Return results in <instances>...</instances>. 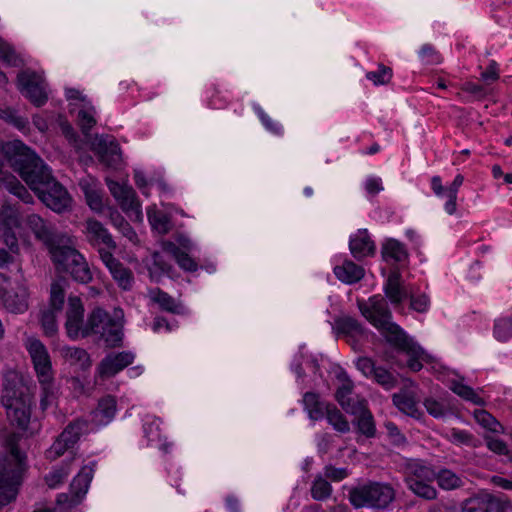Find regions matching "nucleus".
<instances>
[{
	"instance_id": "obj_1",
	"label": "nucleus",
	"mask_w": 512,
	"mask_h": 512,
	"mask_svg": "<svg viewBox=\"0 0 512 512\" xmlns=\"http://www.w3.org/2000/svg\"><path fill=\"white\" fill-rule=\"evenodd\" d=\"M1 151L10 167L51 210L62 213L70 208L71 197L52 175L48 165L20 140L1 144Z\"/></svg>"
},
{
	"instance_id": "obj_2",
	"label": "nucleus",
	"mask_w": 512,
	"mask_h": 512,
	"mask_svg": "<svg viewBox=\"0 0 512 512\" xmlns=\"http://www.w3.org/2000/svg\"><path fill=\"white\" fill-rule=\"evenodd\" d=\"M359 309L390 345L409 355L407 365L412 371L417 372L422 369L420 360L424 355L423 349L408 338L405 332L392 321V313L383 297L375 295L367 303L360 302Z\"/></svg>"
},
{
	"instance_id": "obj_3",
	"label": "nucleus",
	"mask_w": 512,
	"mask_h": 512,
	"mask_svg": "<svg viewBox=\"0 0 512 512\" xmlns=\"http://www.w3.org/2000/svg\"><path fill=\"white\" fill-rule=\"evenodd\" d=\"M9 453L0 463V506L15 499L22 474L25 470V456L15 444V436L7 440Z\"/></svg>"
},
{
	"instance_id": "obj_4",
	"label": "nucleus",
	"mask_w": 512,
	"mask_h": 512,
	"mask_svg": "<svg viewBox=\"0 0 512 512\" xmlns=\"http://www.w3.org/2000/svg\"><path fill=\"white\" fill-rule=\"evenodd\" d=\"M1 401L11 423L26 430L30 422L33 403V395L29 388L21 382H7L2 391Z\"/></svg>"
},
{
	"instance_id": "obj_5",
	"label": "nucleus",
	"mask_w": 512,
	"mask_h": 512,
	"mask_svg": "<svg viewBox=\"0 0 512 512\" xmlns=\"http://www.w3.org/2000/svg\"><path fill=\"white\" fill-rule=\"evenodd\" d=\"M404 482L408 489L425 500H434L438 492L432 485L435 480L434 469L417 459H407L401 466Z\"/></svg>"
},
{
	"instance_id": "obj_6",
	"label": "nucleus",
	"mask_w": 512,
	"mask_h": 512,
	"mask_svg": "<svg viewBox=\"0 0 512 512\" xmlns=\"http://www.w3.org/2000/svg\"><path fill=\"white\" fill-rule=\"evenodd\" d=\"M395 496L394 488L382 482H369L349 491V501L355 508L385 509L394 501Z\"/></svg>"
},
{
	"instance_id": "obj_7",
	"label": "nucleus",
	"mask_w": 512,
	"mask_h": 512,
	"mask_svg": "<svg viewBox=\"0 0 512 512\" xmlns=\"http://www.w3.org/2000/svg\"><path fill=\"white\" fill-rule=\"evenodd\" d=\"M85 331L86 337L95 336L110 348L121 346L123 341L122 323L101 308H96L90 313L88 328Z\"/></svg>"
},
{
	"instance_id": "obj_8",
	"label": "nucleus",
	"mask_w": 512,
	"mask_h": 512,
	"mask_svg": "<svg viewBox=\"0 0 512 512\" xmlns=\"http://www.w3.org/2000/svg\"><path fill=\"white\" fill-rule=\"evenodd\" d=\"M50 257L57 270L69 273L75 281L88 283L92 280V272L84 256L69 242L55 250Z\"/></svg>"
},
{
	"instance_id": "obj_9",
	"label": "nucleus",
	"mask_w": 512,
	"mask_h": 512,
	"mask_svg": "<svg viewBox=\"0 0 512 512\" xmlns=\"http://www.w3.org/2000/svg\"><path fill=\"white\" fill-rule=\"evenodd\" d=\"M511 508L512 504L504 494L480 490L461 502L460 512H508Z\"/></svg>"
},
{
	"instance_id": "obj_10",
	"label": "nucleus",
	"mask_w": 512,
	"mask_h": 512,
	"mask_svg": "<svg viewBox=\"0 0 512 512\" xmlns=\"http://www.w3.org/2000/svg\"><path fill=\"white\" fill-rule=\"evenodd\" d=\"M25 223L33 232L36 239L41 241L48 249L50 256L64 243L70 242V238L55 228L50 222L45 221L37 214H30L26 217Z\"/></svg>"
},
{
	"instance_id": "obj_11",
	"label": "nucleus",
	"mask_w": 512,
	"mask_h": 512,
	"mask_svg": "<svg viewBox=\"0 0 512 512\" xmlns=\"http://www.w3.org/2000/svg\"><path fill=\"white\" fill-rule=\"evenodd\" d=\"M2 229L1 237L4 244L11 252L16 253L19 250L18 239L26 240L25 235L21 232V217L18 207L9 203L3 204L1 208Z\"/></svg>"
},
{
	"instance_id": "obj_12",
	"label": "nucleus",
	"mask_w": 512,
	"mask_h": 512,
	"mask_svg": "<svg viewBox=\"0 0 512 512\" xmlns=\"http://www.w3.org/2000/svg\"><path fill=\"white\" fill-rule=\"evenodd\" d=\"M25 347L31 357L39 384L54 382L51 358L45 345L40 340L30 337L26 340Z\"/></svg>"
},
{
	"instance_id": "obj_13",
	"label": "nucleus",
	"mask_w": 512,
	"mask_h": 512,
	"mask_svg": "<svg viewBox=\"0 0 512 512\" xmlns=\"http://www.w3.org/2000/svg\"><path fill=\"white\" fill-rule=\"evenodd\" d=\"M65 300L64 281H55L51 284L49 307L41 313V325L45 335L53 336L58 331L56 314L61 311Z\"/></svg>"
},
{
	"instance_id": "obj_14",
	"label": "nucleus",
	"mask_w": 512,
	"mask_h": 512,
	"mask_svg": "<svg viewBox=\"0 0 512 512\" xmlns=\"http://www.w3.org/2000/svg\"><path fill=\"white\" fill-rule=\"evenodd\" d=\"M17 85L20 92L35 106L40 107L46 103V85L41 74L32 70H24L18 74Z\"/></svg>"
},
{
	"instance_id": "obj_15",
	"label": "nucleus",
	"mask_w": 512,
	"mask_h": 512,
	"mask_svg": "<svg viewBox=\"0 0 512 512\" xmlns=\"http://www.w3.org/2000/svg\"><path fill=\"white\" fill-rule=\"evenodd\" d=\"M91 148L98 156L99 161L107 167L117 168L122 161V153L119 143L112 135H96L91 143Z\"/></svg>"
},
{
	"instance_id": "obj_16",
	"label": "nucleus",
	"mask_w": 512,
	"mask_h": 512,
	"mask_svg": "<svg viewBox=\"0 0 512 512\" xmlns=\"http://www.w3.org/2000/svg\"><path fill=\"white\" fill-rule=\"evenodd\" d=\"M65 328L69 338L86 337L85 330L88 328V321H84V307L78 296H70L66 309Z\"/></svg>"
},
{
	"instance_id": "obj_17",
	"label": "nucleus",
	"mask_w": 512,
	"mask_h": 512,
	"mask_svg": "<svg viewBox=\"0 0 512 512\" xmlns=\"http://www.w3.org/2000/svg\"><path fill=\"white\" fill-rule=\"evenodd\" d=\"M107 186L123 211L130 217L134 216L136 219L142 218L141 204L137 200L136 193L131 186L113 180H107Z\"/></svg>"
},
{
	"instance_id": "obj_18",
	"label": "nucleus",
	"mask_w": 512,
	"mask_h": 512,
	"mask_svg": "<svg viewBox=\"0 0 512 512\" xmlns=\"http://www.w3.org/2000/svg\"><path fill=\"white\" fill-rule=\"evenodd\" d=\"M464 182V177L461 174L455 176L453 182L445 187L442 183L440 176H433L431 178V189L437 197H446L447 201L444 204V210L449 215H454L457 211V196L460 187Z\"/></svg>"
},
{
	"instance_id": "obj_19",
	"label": "nucleus",
	"mask_w": 512,
	"mask_h": 512,
	"mask_svg": "<svg viewBox=\"0 0 512 512\" xmlns=\"http://www.w3.org/2000/svg\"><path fill=\"white\" fill-rule=\"evenodd\" d=\"M99 256L118 286L123 290L132 289L134 284V276L132 271L125 267L118 259H116L110 251L100 249Z\"/></svg>"
},
{
	"instance_id": "obj_20",
	"label": "nucleus",
	"mask_w": 512,
	"mask_h": 512,
	"mask_svg": "<svg viewBox=\"0 0 512 512\" xmlns=\"http://www.w3.org/2000/svg\"><path fill=\"white\" fill-rule=\"evenodd\" d=\"M84 234L86 240L97 250L105 249L112 252L116 243L104 225L96 219L89 218L85 222Z\"/></svg>"
},
{
	"instance_id": "obj_21",
	"label": "nucleus",
	"mask_w": 512,
	"mask_h": 512,
	"mask_svg": "<svg viewBox=\"0 0 512 512\" xmlns=\"http://www.w3.org/2000/svg\"><path fill=\"white\" fill-rule=\"evenodd\" d=\"M135 354L131 351L109 353L98 365V372L102 378H110L134 362Z\"/></svg>"
},
{
	"instance_id": "obj_22",
	"label": "nucleus",
	"mask_w": 512,
	"mask_h": 512,
	"mask_svg": "<svg viewBox=\"0 0 512 512\" xmlns=\"http://www.w3.org/2000/svg\"><path fill=\"white\" fill-rule=\"evenodd\" d=\"M181 247L177 246L173 242H165L163 244V250L166 254L174 258L177 264L183 270L194 272L197 270L198 265L193 258L188 254L193 249V244L190 240L185 239L181 241Z\"/></svg>"
},
{
	"instance_id": "obj_23",
	"label": "nucleus",
	"mask_w": 512,
	"mask_h": 512,
	"mask_svg": "<svg viewBox=\"0 0 512 512\" xmlns=\"http://www.w3.org/2000/svg\"><path fill=\"white\" fill-rule=\"evenodd\" d=\"M94 468L95 463L85 465L73 478L70 484V492L73 494L71 501L73 504H79L83 496L87 493L90 482L93 478Z\"/></svg>"
},
{
	"instance_id": "obj_24",
	"label": "nucleus",
	"mask_w": 512,
	"mask_h": 512,
	"mask_svg": "<svg viewBox=\"0 0 512 512\" xmlns=\"http://www.w3.org/2000/svg\"><path fill=\"white\" fill-rule=\"evenodd\" d=\"M349 247L351 254L356 259L373 255L375 252V244L366 229L358 230L357 233L351 236Z\"/></svg>"
},
{
	"instance_id": "obj_25",
	"label": "nucleus",
	"mask_w": 512,
	"mask_h": 512,
	"mask_svg": "<svg viewBox=\"0 0 512 512\" xmlns=\"http://www.w3.org/2000/svg\"><path fill=\"white\" fill-rule=\"evenodd\" d=\"M28 290L24 285H19L16 290L4 295L5 308L12 313H23L28 309Z\"/></svg>"
},
{
	"instance_id": "obj_26",
	"label": "nucleus",
	"mask_w": 512,
	"mask_h": 512,
	"mask_svg": "<svg viewBox=\"0 0 512 512\" xmlns=\"http://www.w3.org/2000/svg\"><path fill=\"white\" fill-rule=\"evenodd\" d=\"M148 297L151 302L157 304L158 307L172 314H181L183 313L182 304L170 296L168 293L162 291L159 288H153L148 291Z\"/></svg>"
},
{
	"instance_id": "obj_27",
	"label": "nucleus",
	"mask_w": 512,
	"mask_h": 512,
	"mask_svg": "<svg viewBox=\"0 0 512 512\" xmlns=\"http://www.w3.org/2000/svg\"><path fill=\"white\" fill-rule=\"evenodd\" d=\"M334 274L341 282L354 284L364 277L365 271L362 266L346 260L342 265L334 268Z\"/></svg>"
},
{
	"instance_id": "obj_28",
	"label": "nucleus",
	"mask_w": 512,
	"mask_h": 512,
	"mask_svg": "<svg viewBox=\"0 0 512 512\" xmlns=\"http://www.w3.org/2000/svg\"><path fill=\"white\" fill-rule=\"evenodd\" d=\"M384 291L387 298L394 305H399L406 298L407 293L401 285V277L398 272L389 274Z\"/></svg>"
},
{
	"instance_id": "obj_29",
	"label": "nucleus",
	"mask_w": 512,
	"mask_h": 512,
	"mask_svg": "<svg viewBox=\"0 0 512 512\" xmlns=\"http://www.w3.org/2000/svg\"><path fill=\"white\" fill-rule=\"evenodd\" d=\"M393 403L399 410L409 416L417 417L419 415L418 400L416 399L413 391L403 390L397 394H394Z\"/></svg>"
},
{
	"instance_id": "obj_30",
	"label": "nucleus",
	"mask_w": 512,
	"mask_h": 512,
	"mask_svg": "<svg viewBox=\"0 0 512 512\" xmlns=\"http://www.w3.org/2000/svg\"><path fill=\"white\" fill-rule=\"evenodd\" d=\"M116 410V399L110 395L106 396L99 401L94 411V420L100 425H106L115 417Z\"/></svg>"
},
{
	"instance_id": "obj_31",
	"label": "nucleus",
	"mask_w": 512,
	"mask_h": 512,
	"mask_svg": "<svg viewBox=\"0 0 512 512\" xmlns=\"http://www.w3.org/2000/svg\"><path fill=\"white\" fill-rule=\"evenodd\" d=\"M303 405L309 415V418L316 421L324 417L326 407L330 404L320 401L318 394L307 392L303 396Z\"/></svg>"
},
{
	"instance_id": "obj_32",
	"label": "nucleus",
	"mask_w": 512,
	"mask_h": 512,
	"mask_svg": "<svg viewBox=\"0 0 512 512\" xmlns=\"http://www.w3.org/2000/svg\"><path fill=\"white\" fill-rule=\"evenodd\" d=\"M435 480L438 486L446 491L460 489L464 486V479L447 468H442L438 472H435Z\"/></svg>"
},
{
	"instance_id": "obj_33",
	"label": "nucleus",
	"mask_w": 512,
	"mask_h": 512,
	"mask_svg": "<svg viewBox=\"0 0 512 512\" xmlns=\"http://www.w3.org/2000/svg\"><path fill=\"white\" fill-rule=\"evenodd\" d=\"M87 429V422L85 420L78 419L67 425L59 437H61V441H64L73 447L80 437L87 432Z\"/></svg>"
},
{
	"instance_id": "obj_34",
	"label": "nucleus",
	"mask_w": 512,
	"mask_h": 512,
	"mask_svg": "<svg viewBox=\"0 0 512 512\" xmlns=\"http://www.w3.org/2000/svg\"><path fill=\"white\" fill-rule=\"evenodd\" d=\"M407 251L402 243L395 239L387 240L382 246V256L387 262H401L407 258Z\"/></svg>"
},
{
	"instance_id": "obj_35",
	"label": "nucleus",
	"mask_w": 512,
	"mask_h": 512,
	"mask_svg": "<svg viewBox=\"0 0 512 512\" xmlns=\"http://www.w3.org/2000/svg\"><path fill=\"white\" fill-rule=\"evenodd\" d=\"M0 118L23 134H27L30 130L28 119L12 108H0Z\"/></svg>"
},
{
	"instance_id": "obj_36",
	"label": "nucleus",
	"mask_w": 512,
	"mask_h": 512,
	"mask_svg": "<svg viewBox=\"0 0 512 512\" xmlns=\"http://www.w3.org/2000/svg\"><path fill=\"white\" fill-rule=\"evenodd\" d=\"M324 416L336 431L340 433H347L350 431L349 422L336 406L330 404L326 407Z\"/></svg>"
},
{
	"instance_id": "obj_37",
	"label": "nucleus",
	"mask_w": 512,
	"mask_h": 512,
	"mask_svg": "<svg viewBox=\"0 0 512 512\" xmlns=\"http://www.w3.org/2000/svg\"><path fill=\"white\" fill-rule=\"evenodd\" d=\"M474 418L486 430L496 434L504 433V427L488 411L477 409L474 411Z\"/></svg>"
},
{
	"instance_id": "obj_38",
	"label": "nucleus",
	"mask_w": 512,
	"mask_h": 512,
	"mask_svg": "<svg viewBox=\"0 0 512 512\" xmlns=\"http://www.w3.org/2000/svg\"><path fill=\"white\" fill-rule=\"evenodd\" d=\"M0 60L7 66L20 67L23 60L13 45L0 38Z\"/></svg>"
},
{
	"instance_id": "obj_39",
	"label": "nucleus",
	"mask_w": 512,
	"mask_h": 512,
	"mask_svg": "<svg viewBox=\"0 0 512 512\" xmlns=\"http://www.w3.org/2000/svg\"><path fill=\"white\" fill-rule=\"evenodd\" d=\"M332 486L323 475H317L311 485V496L316 501H324L332 494Z\"/></svg>"
},
{
	"instance_id": "obj_40",
	"label": "nucleus",
	"mask_w": 512,
	"mask_h": 512,
	"mask_svg": "<svg viewBox=\"0 0 512 512\" xmlns=\"http://www.w3.org/2000/svg\"><path fill=\"white\" fill-rule=\"evenodd\" d=\"M337 379L340 384L336 390L335 398L339 404H343L355 396L353 394L354 383L345 372L339 373Z\"/></svg>"
},
{
	"instance_id": "obj_41",
	"label": "nucleus",
	"mask_w": 512,
	"mask_h": 512,
	"mask_svg": "<svg viewBox=\"0 0 512 512\" xmlns=\"http://www.w3.org/2000/svg\"><path fill=\"white\" fill-rule=\"evenodd\" d=\"M72 460L73 457L69 461H64L62 465L55 467L46 475L45 481L50 488H56L65 481L70 473V463Z\"/></svg>"
},
{
	"instance_id": "obj_42",
	"label": "nucleus",
	"mask_w": 512,
	"mask_h": 512,
	"mask_svg": "<svg viewBox=\"0 0 512 512\" xmlns=\"http://www.w3.org/2000/svg\"><path fill=\"white\" fill-rule=\"evenodd\" d=\"M354 423L357 425V429L361 434L365 435L368 438L375 436L376 426L373 415L371 414L369 409L364 413L356 416Z\"/></svg>"
},
{
	"instance_id": "obj_43",
	"label": "nucleus",
	"mask_w": 512,
	"mask_h": 512,
	"mask_svg": "<svg viewBox=\"0 0 512 512\" xmlns=\"http://www.w3.org/2000/svg\"><path fill=\"white\" fill-rule=\"evenodd\" d=\"M61 355L71 364L85 366L89 363V355L86 350L79 347L66 346L61 349Z\"/></svg>"
},
{
	"instance_id": "obj_44",
	"label": "nucleus",
	"mask_w": 512,
	"mask_h": 512,
	"mask_svg": "<svg viewBox=\"0 0 512 512\" xmlns=\"http://www.w3.org/2000/svg\"><path fill=\"white\" fill-rule=\"evenodd\" d=\"M147 216H148V220H149L150 224L159 233H167L168 232L170 219L166 213L156 210L154 208H149L147 210Z\"/></svg>"
},
{
	"instance_id": "obj_45",
	"label": "nucleus",
	"mask_w": 512,
	"mask_h": 512,
	"mask_svg": "<svg viewBox=\"0 0 512 512\" xmlns=\"http://www.w3.org/2000/svg\"><path fill=\"white\" fill-rule=\"evenodd\" d=\"M340 406L348 413L353 416H358L368 410V404L364 397L355 395L349 400L345 401Z\"/></svg>"
},
{
	"instance_id": "obj_46",
	"label": "nucleus",
	"mask_w": 512,
	"mask_h": 512,
	"mask_svg": "<svg viewBox=\"0 0 512 512\" xmlns=\"http://www.w3.org/2000/svg\"><path fill=\"white\" fill-rule=\"evenodd\" d=\"M40 386L42 390L40 408L42 411H46L47 409L56 405L57 390L55 388L54 382Z\"/></svg>"
},
{
	"instance_id": "obj_47",
	"label": "nucleus",
	"mask_w": 512,
	"mask_h": 512,
	"mask_svg": "<svg viewBox=\"0 0 512 512\" xmlns=\"http://www.w3.org/2000/svg\"><path fill=\"white\" fill-rule=\"evenodd\" d=\"M386 390H390L396 386L397 380L391 372L384 367L377 366L370 377Z\"/></svg>"
},
{
	"instance_id": "obj_48",
	"label": "nucleus",
	"mask_w": 512,
	"mask_h": 512,
	"mask_svg": "<svg viewBox=\"0 0 512 512\" xmlns=\"http://www.w3.org/2000/svg\"><path fill=\"white\" fill-rule=\"evenodd\" d=\"M494 336L499 341H506L512 337V318H500L494 324Z\"/></svg>"
},
{
	"instance_id": "obj_49",
	"label": "nucleus",
	"mask_w": 512,
	"mask_h": 512,
	"mask_svg": "<svg viewBox=\"0 0 512 512\" xmlns=\"http://www.w3.org/2000/svg\"><path fill=\"white\" fill-rule=\"evenodd\" d=\"M94 107L83 108L78 112V124L83 134L88 135L96 124Z\"/></svg>"
},
{
	"instance_id": "obj_50",
	"label": "nucleus",
	"mask_w": 512,
	"mask_h": 512,
	"mask_svg": "<svg viewBox=\"0 0 512 512\" xmlns=\"http://www.w3.org/2000/svg\"><path fill=\"white\" fill-rule=\"evenodd\" d=\"M336 325L341 333L349 335H358L363 333L360 323L352 317H342L336 321Z\"/></svg>"
},
{
	"instance_id": "obj_51",
	"label": "nucleus",
	"mask_w": 512,
	"mask_h": 512,
	"mask_svg": "<svg viewBox=\"0 0 512 512\" xmlns=\"http://www.w3.org/2000/svg\"><path fill=\"white\" fill-rule=\"evenodd\" d=\"M452 390L454 393H456L465 400L471 401L472 403L477 405L483 404L482 398L471 387L467 385H464L462 383H455L452 386Z\"/></svg>"
},
{
	"instance_id": "obj_52",
	"label": "nucleus",
	"mask_w": 512,
	"mask_h": 512,
	"mask_svg": "<svg viewBox=\"0 0 512 512\" xmlns=\"http://www.w3.org/2000/svg\"><path fill=\"white\" fill-rule=\"evenodd\" d=\"M447 437L452 443L457 444V445L476 446L473 443V441H474L473 435L465 430L451 428L447 433Z\"/></svg>"
},
{
	"instance_id": "obj_53",
	"label": "nucleus",
	"mask_w": 512,
	"mask_h": 512,
	"mask_svg": "<svg viewBox=\"0 0 512 512\" xmlns=\"http://www.w3.org/2000/svg\"><path fill=\"white\" fill-rule=\"evenodd\" d=\"M366 77L375 85L386 84L392 77V70L386 66L380 65L377 71L368 72Z\"/></svg>"
},
{
	"instance_id": "obj_54",
	"label": "nucleus",
	"mask_w": 512,
	"mask_h": 512,
	"mask_svg": "<svg viewBox=\"0 0 512 512\" xmlns=\"http://www.w3.org/2000/svg\"><path fill=\"white\" fill-rule=\"evenodd\" d=\"M85 197L89 207L99 214H102L108 207V205L104 203L103 197L99 189L96 191H87V195Z\"/></svg>"
},
{
	"instance_id": "obj_55",
	"label": "nucleus",
	"mask_w": 512,
	"mask_h": 512,
	"mask_svg": "<svg viewBox=\"0 0 512 512\" xmlns=\"http://www.w3.org/2000/svg\"><path fill=\"white\" fill-rule=\"evenodd\" d=\"M70 448H72V446L64 441H61V437L58 436L51 447L46 451V458L51 461L56 460Z\"/></svg>"
},
{
	"instance_id": "obj_56",
	"label": "nucleus",
	"mask_w": 512,
	"mask_h": 512,
	"mask_svg": "<svg viewBox=\"0 0 512 512\" xmlns=\"http://www.w3.org/2000/svg\"><path fill=\"white\" fill-rule=\"evenodd\" d=\"M484 440H485L486 445L490 451H492L496 454H499V455H507L508 454L507 444L503 440L494 438L489 435H485Z\"/></svg>"
},
{
	"instance_id": "obj_57",
	"label": "nucleus",
	"mask_w": 512,
	"mask_h": 512,
	"mask_svg": "<svg viewBox=\"0 0 512 512\" xmlns=\"http://www.w3.org/2000/svg\"><path fill=\"white\" fill-rule=\"evenodd\" d=\"M256 112H257L262 124L265 126V128L267 130H269L270 132H272L276 135L282 134L283 129H282V126L278 122L272 120L261 108H257Z\"/></svg>"
},
{
	"instance_id": "obj_58",
	"label": "nucleus",
	"mask_w": 512,
	"mask_h": 512,
	"mask_svg": "<svg viewBox=\"0 0 512 512\" xmlns=\"http://www.w3.org/2000/svg\"><path fill=\"white\" fill-rule=\"evenodd\" d=\"M424 406H425L427 412L435 418L444 417L446 414L445 406L441 402H439L433 398L426 399L424 401Z\"/></svg>"
},
{
	"instance_id": "obj_59",
	"label": "nucleus",
	"mask_w": 512,
	"mask_h": 512,
	"mask_svg": "<svg viewBox=\"0 0 512 512\" xmlns=\"http://www.w3.org/2000/svg\"><path fill=\"white\" fill-rule=\"evenodd\" d=\"M423 62L426 64H435L440 62V56L435 48L430 44H424L419 52Z\"/></svg>"
},
{
	"instance_id": "obj_60",
	"label": "nucleus",
	"mask_w": 512,
	"mask_h": 512,
	"mask_svg": "<svg viewBox=\"0 0 512 512\" xmlns=\"http://www.w3.org/2000/svg\"><path fill=\"white\" fill-rule=\"evenodd\" d=\"M356 367L365 377L370 378L377 366L371 358L359 357L356 361Z\"/></svg>"
},
{
	"instance_id": "obj_61",
	"label": "nucleus",
	"mask_w": 512,
	"mask_h": 512,
	"mask_svg": "<svg viewBox=\"0 0 512 512\" xmlns=\"http://www.w3.org/2000/svg\"><path fill=\"white\" fill-rule=\"evenodd\" d=\"M323 476L334 482H339L348 476V471L346 468H337L332 465H327L324 468Z\"/></svg>"
},
{
	"instance_id": "obj_62",
	"label": "nucleus",
	"mask_w": 512,
	"mask_h": 512,
	"mask_svg": "<svg viewBox=\"0 0 512 512\" xmlns=\"http://www.w3.org/2000/svg\"><path fill=\"white\" fill-rule=\"evenodd\" d=\"M481 80H483L486 84H490L499 79V69L496 61H490L486 70L481 73Z\"/></svg>"
},
{
	"instance_id": "obj_63",
	"label": "nucleus",
	"mask_w": 512,
	"mask_h": 512,
	"mask_svg": "<svg viewBox=\"0 0 512 512\" xmlns=\"http://www.w3.org/2000/svg\"><path fill=\"white\" fill-rule=\"evenodd\" d=\"M385 428L392 442L396 445H401L405 443L406 439L404 435L400 432L398 427L393 422H386Z\"/></svg>"
},
{
	"instance_id": "obj_64",
	"label": "nucleus",
	"mask_w": 512,
	"mask_h": 512,
	"mask_svg": "<svg viewBox=\"0 0 512 512\" xmlns=\"http://www.w3.org/2000/svg\"><path fill=\"white\" fill-rule=\"evenodd\" d=\"M462 90L475 96L477 99H482L486 96L485 88L471 81L465 82L462 85Z\"/></svg>"
}]
</instances>
